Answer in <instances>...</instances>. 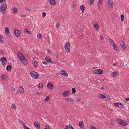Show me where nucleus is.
Here are the masks:
<instances>
[{
  "instance_id": "obj_34",
  "label": "nucleus",
  "mask_w": 129,
  "mask_h": 129,
  "mask_svg": "<svg viewBox=\"0 0 129 129\" xmlns=\"http://www.w3.org/2000/svg\"><path fill=\"white\" fill-rule=\"evenodd\" d=\"M51 59V58L49 57H46L45 58V60L49 62L50 59Z\"/></svg>"
},
{
  "instance_id": "obj_64",
  "label": "nucleus",
  "mask_w": 129,
  "mask_h": 129,
  "mask_svg": "<svg viewBox=\"0 0 129 129\" xmlns=\"http://www.w3.org/2000/svg\"><path fill=\"white\" fill-rule=\"evenodd\" d=\"M125 100L127 101H129V98H127Z\"/></svg>"
},
{
  "instance_id": "obj_60",
  "label": "nucleus",
  "mask_w": 129,
  "mask_h": 129,
  "mask_svg": "<svg viewBox=\"0 0 129 129\" xmlns=\"http://www.w3.org/2000/svg\"><path fill=\"white\" fill-rule=\"evenodd\" d=\"M42 63L45 65H46L47 64L46 62L45 61H43Z\"/></svg>"
},
{
  "instance_id": "obj_43",
  "label": "nucleus",
  "mask_w": 129,
  "mask_h": 129,
  "mask_svg": "<svg viewBox=\"0 0 129 129\" xmlns=\"http://www.w3.org/2000/svg\"><path fill=\"white\" fill-rule=\"evenodd\" d=\"M90 129H98L97 128L94 127L93 126L91 125L90 126Z\"/></svg>"
},
{
  "instance_id": "obj_13",
  "label": "nucleus",
  "mask_w": 129,
  "mask_h": 129,
  "mask_svg": "<svg viewBox=\"0 0 129 129\" xmlns=\"http://www.w3.org/2000/svg\"><path fill=\"white\" fill-rule=\"evenodd\" d=\"M19 89L20 93L22 94H23L24 91V90L23 87L21 86H20Z\"/></svg>"
},
{
  "instance_id": "obj_46",
  "label": "nucleus",
  "mask_w": 129,
  "mask_h": 129,
  "mask_svg": "<svg viewBox=\"0 0 129 129\" xmlns=\"http://www.w3.org/2000/svg\"><path fill=\"white\" fill-rule=\"evenodd\" d=\"M42 14V16L44 17H45L46 15V13L44 12H43Z\"/></svg>"
},
{
  "instance_id": "obj_3",
  "label": "nucleus",
  "mask_w": 129,
  "mask_h": 129,
  "mask_svg": "<svg viewBox=\"0 0 129 129\" xmlns=\"http://www.w3.org/2000/svg\"><path fill=\"white\" fill-rule=\"evenodd\" d=\"M7 6L5 3L2 4L1 6L0 9L2 12L5 11L6 9Z\"/></svg>"
},
{
  "instance_id": "obj_20",
  "label": "nucleus",
  "mask_w": 129,
  "mask_h": 129,
  "mask_svg": "<svg viewBox=\"0 0 129 129\" xmlns=\"http://www.w3.org/2000/svg\"><path fill=\"white\" fill-rule=\"evenodd\" d=\"M80 9L82 11V12L83 13L84 11V10L85 9V6L83 5H82L80 6Z\"/></svg>"
},
{
  "instance_id": "obj_10",
  "label": "nucleus",
  "mask_w": 129,
  "mask_h": 129,
  "mask_svg": "<svg viewBox=\"0 0 129 129\" xmlns=\"http://www.w3.org/2000/svg\"><path fill=\"white\" fill-rule=\"evenodd\" d=\"M17 55L19 59L21 60L23 59V58H24L25 57L22 54L18 52L17 53Z\"/></svg>"
},
{
  "instance_id": "obj_57",
  "label": "nucleus",
  "mask_w": 129,
  "mask_h": 129,
  "mask_svg": "<svg viewBox=\"0 0 129 129\" xmlns=\"http://www.w3.org/2000/svg\"><path fill=\"white\" fill-rule=\"evenodd\" d=\"M0 42L2 43H3L4 42V41L3 40H2V39L1 40V41H0Z\"/></svg>"
},
{
  "instance_id": "obj_51",
  "label": "nucleus",
  "mask_w": 129,
  "mask_h": 129,
  "mask_svg": "<svg viewBox=\"0 0 129 129\" xmlns=\"http://www.w3.org/2000/svg\"><path fill=\"white\" fill-rule=\"evenodd\" d=\"M111 45L113 46V45H116L115 43L113 41L111 43Z\"/></svg>"
},
{
  "instance_id": "obj_40",
  "label": "nucleus",
  "mask_w": 129,
  "mask_h": 129,
  "mask_svg": "<svg viewBox=\"0 0 129 129\" xmlns=\"http://www.w3.org/2000/svg\"><path fill=\"white\" fill-rule=\"evenodd\" d=\"M19 122H20V123L22 124V125L23 126V125H24V122L23 121H22L21 120H19Z\"/></svg>"
},
{
  "instance_id": "obj_2",
  "label": "nucleus",
  "mask_w": 129,
  "mask_h": 129,
  "mask_svg": "<svg viewBox=\"0 0 129 129\" xmlns=\"http://www.w3.org/2000/svg\"><path fill=\"white\" fill-rule=\"evenodd\" d=\"M31 76L34 78L36 79H38L39 78L38 73L35 72L31 71L30 73Z\"/></svg>"
},
{
  "instance_id": "obj_59",
  "label": "nucleus",
  "mask_w": 129,
  "mask_h": 129,
  "mask_svg": "<svg viewBox=\"0 0 129 129\" xmlns=\"http://www.w3.org/2000/svg\"><path fill=\"white\" fill-rule=\"evenodd\" d=\"M6 1V0H0V3H2L3 1H4V2H5Z\"/></svg>"
},
{
  "instance_id": "obj_12",
  "label": "nucleus",
  "mask_w": 129,
  "mask_h": 129,
  "mask_svg": "<svg viewBox=\"0 0 129 129\" xmlns=\"http://www.w3.org/2000/svg\"><path fill=\"white\" fill-rule=\"evenodd\" d=\"M93 25L95 30L97 31L99 29V26L98 23H94L93 24Z\"/></svg>"
},
{
  "instance_id": "obj_6",
  "label": "nucleus",
  "mask_w": 129,
  "mask_h": 129,
  "mask_svg": "<svg viewBox=\"0 0 129 129\" xmlns=\"http://www.w3.org/2000/svg\"><path fill=\"white\" fill-rule=\"evenodd\" d=\"M6 58L5 57H3L1 58L0 59V61L2 62L3 65H4L7 62Z\"/></svg>"
},
{
  "instance_id": "obj_28",
  "label": "nucleus",
  "mask_w": 129,
  "mask_h": 129,
  "mask_svg": "<svg viewBox=\"0 0 129 129\" xmlns=\"http://www.w3.org/2000/svg\"><path fill=\"white\" fill-rule=\"evenodd\" d=\"M49 100V97L48 96H47L44 100V102H47Z\"/></svg>"
},
{
  "instance_id": "obj_48",
  "label": "nucleus",
  "mask_w": 129,
  "mask_h": 129,
  "mask_svg": "<svg viewBox=\"0 0 129 129\" xmlns=\"http://www.w3.org/2000/svg\"><path fill=\"white\" fill-rule=\"evenodd\" d=\"M49 63H50L54 64V63L53 61H52L51 60V59H50V60L48 62Z\"/></svg>"
},
{
  "instance_id": "obj_15",
  "label": "nucleus",
  "mask_w": 129,
  "mask_h": 129,
  "mask_svg": "<svg viewBox=\"0 0 129 129\" xmlns=\"http://www.w3.org/2000/svg\"><path fill=\"white\" fill-rule=\"evenodd\" d=\"M113 47L115 50L116 52H119V49L118 48V46L116 45H113Z\"/></svg>"
},
{
  "instance_id": "obj_8",
  "label": "nucleus",
  "mask_w": 129,
  "mask_h": 129,
  "mask_svg": "<svg viewBox=\"0 0 129 129\" xmlns=\"http://www.w3.org/2000/svg\"><path fill=\"white\" fill-rule=\"evenodd\" d=\"M14 33L16 36L18 37L21 34V32L20 30L16 29L14 31Z\"/></svg>"
},
{
  "instance_id": "obj_53",
  "label": "nucleus",
  "mask_w": 129,
  "mask_h": 129,
  "mask_svg": "<svg viewBox=\"0 0 129 129\" xmlns=\"http://www.w3.org/2000/svg\"><path fill=\"white\" fill-rule=\"evenodd\" d=\"M110 123L112 125H114L115 124V123L114 122H113V121H111L110 122Z\"/></svg>"
},
{
  "instance_id": "obj_38",
  "label": "nucleus",
  "mask_w": 129,
  "mask_h": 129,
  "mask_svg": "<svg viewBox=\"0 0 129 129\" xmlns=\"http://www.w3.org/2000/svg\"><path fill=\"white\" fill-rule=\"evenodd\" d=\"M41 35L40 33L38 34L37 35V38H40L41 37Z\"/></svg>"
},
{
  "instance_id": "obj_29",
  "label": "nucleus",
  "mask_w": 129,
  "mask_h": 129,
  "mask_svg": "<svg viewBox=\"0 0 129 129\" xmlns=\"http://www.w3.org/2000/svg\"><path fill=\"white\" fill-rule=\"evenodd\" d=\"M110 99V98L109 96L108 95H106V97L105 99H104V100H109Z\"/></svg>"
},
{
  "instance_id": "obj_16",
  "label": "nucleus",
  "mask_w": 129,
  "mask_h": 129,
  "mask_svg": "<svg viewBox=\"0 0 129 129\" xmlns=\"http://www.w3.org/2000/svg\"><path fill=\"white\" fill-rule=\"evenodd\" d=\"M34 125L35 127L39 129L40 128V126L38 123L37 122H35L34 123Z\"/></svg>"
},
{
  "instance_id": "obj_36",
  "label": "nucleus",
  "mask_w": 129,
  "mask_h": 129,
  "mask_svg": "<svg viewBox=\"0 0 129 129\" xmlns=\"http://www.w3.org/2000/svg\"><path fill=\"white\" fill-rule=\"evenodd\" d=\"M13 13H16L17 12V9L16 8L13 9Z\"/></svg>"
},
{
  "instance_id": "obj_19",
  "label": "nucleus",
  "mask_w": 129,
  "mask_h": 129,
  "mask_svg": "<svg viewBox=\"0 0 129 129\" xmlns=\"http://www.w3.org/2000/svg\"><path fill=\"white\" fill-rule=\"evenodd\" d=\"M49 2L50 4L52 5H54L56 4L55 0H49Z\"/></svg>"
},
{
  "instance_id": "obj_47",
  "label": "nucleus",
  "mask_w": 129,
  "mask_h": 129,
  "mask_svg": "<svg viewBox=\"0 0 129 129\" xmlns=\"http://www.w3.org/2000/svg\"><path fill=\"white\" fill-rule=\"evenodd\" d=\"M23 126L24 128L25 129H30V128H29L27 127L25 125H23Z\"/></svg>"
},
{
  "instance_id": "obj_4",
  "label": "nucleus",
  "mask_w": 129,
  "mask_h": 129,
  "mask_svg": "<svg viewBox=\"0 0 129 129\" xmlns=\"http://www.w3.org/2000/svg\"><path fill=\"white\" fill-rule=\"evenodd\" d=\"M65 48L67 52H70V45L69 43L68 42L65 44Z\"/></svg>"
},
{
  "instance_id": "obj_17",
  "label": "nucleus",
  "mask_w": 129,
  "mask_h": 129,
  "mask_svg": "<svg viewBox=\"0 0 129 129\" xmlns=\"http://www.w3.org/2000/svg\"><path fill=\"white\" fill-rule=\"evenodd\" d=\"M119 73L118 72H112L111 74V76L113 77H115L118 75Z\"/></svg>"
},
{
  "instance_id": "obj_14",
  "label": "nucleus",
  "mask_w": 129,
  "mask_h": 129,
  "mask_svg": "<svg viewBox=\"0 0 129 129\" xmlns=\"http://www.w3.org/2000/svg\"><path fill=\"white\" fill-rule=\"evenodd\" d=\"M47 86L50 89H53L54 88L53 85L51 83H48L47 85Z\"/></svg>"
},
{
  "instance_id": "obj_18",
  "label": "nucleus",
  "mask_w": 129,
  "mask_h": 129,
  "mask_svg": "<svg viewBox=\"0 0 129 129\" xmlns=\"http://www.w3.org/2000/svg\"><path fill=\"white\" fill-rule=\"evenodd\" d=\"M65 100L69 102H71L74 103V102L73 100L70 98H68L65 99Z\"/></svg>"
},
{
  "instance_id": "obj_39",
  "label": "nucleus",
  "mask_w": 129,
  "mask_h": 129,
  "mask_svg": "<svg viewBox=\"0 0 129 129\" xmlns=\"http://www.w3.org/2000/svg\"><path fill=\"white\" fill-rule=\"evenodd\" d=\"M5 33H8L9 32V28L8 27H6L5 28Z\"/></svg>"
},
{
  "instance_id": "obj_32",
  "label": "nucleus",
  "mask_w": 129,
  "mask_h": 129,
  "mask_svg": "<svg viewBox=\"0 0 129 129\" xmlns=\"http://www.w3.org/2000/svg\"><path fill=\"white\" fill-rule=\"evenodd\" d=\"M6 34L10 38L11 37L12 35L9 32H8V33H6Z\"/></svg>"
},
{
  "instance_id": "obj_52",
  "label": "nucleus",
  "mask_w": 129,
  "mask_h": 129,
  "mask_svg": "<svg viewBox=\"0 0 129 129\" xmlns=\"http://www.w3.org/2000/svg\"><path fill=\"white\" fill-rule=\"evenodd\" d=\"M76 5L75 4H73L72 5V6L73 8L75 7H76Z\"/></svg>"
},
{
  "instance_id": "obj_33",
  "label": "nucleus",
  "mask_w": 129,
  "mask_h": 129,
  "mask_svg": "<svg viewBox=\"0 0 129 129\" xmlns=\"http://www.w3.org/2000/svg\"><path fill=\"white\" fill-rule=\"evenodd\" d=\"M124 15L123 14H122L121 15V20L122 21H123L124 20Z\"/></svg>"
},
{
  "instance_id": "obj_25",
  "label": "nucleus",
  "mask_w": 129,
  "mask_h": 129,
  "mask_svg": "<svg viewBox=\"0 0 129 129\" xmlns=\"http://www.w3.org/2000/svg\"><path fill=\"white\" fill-rule=\"evenodd\" d=\"M11 107L14 110H16V107L15 106V105L14 104H13L11 105Z\"/></svg>"
},
{
  "instance_id": "obj_27",
  "label": "nucleus",
  "mask_w": 129,
  "mask_h": 129,
  "mask_svg": "<svg viewBox=\"0 0 129 129\" xmlns=\"http://www.w3.org/2000/svg\"><path fill=\"white\" fill-rule=\"evenodd\" d=\"M102 1L103 0H99L97 2V5H99L100 6L102 3Z\"/></svg>"
},
{
  "instance_id": "obj_31",
  "label": "nucleus",
  "mask_w": 129,
  "mask_h": 129,
  "mask_svg": "<svg viewBox=\"0 0 129 129\" xmlns=\"http://www.w3.org/2000/svg\"><path fill=\"white\" fill-rule=\"evenodd\" d=\"M43 86V84L41 83H40L38 84V87L40 88H42Z\"/></svg>"
},
{
  "instance_id": "obj_9",
  "label": "nucleus",
  "mask_w": 129,
  "mask_h": 129,
  "mask_svg": "<svg viewBox=\"0 0 129 129\" xmlns=\"http://www.w3.org/2000/svg\"><path fill=\"white\" fill-rule=\"evenodd\" d=\"M120 45L123 49H126V45L125 44L124 42L123 41H122L121 42L120 44Z\"/></svg>"
},
{
  "instance_id": "obj_22",
  "label": "nucleus",
  "mask_w": 129,
  "mask_h": 129,
  "mask_svg": "<svg viewBox=\"0 0 129 129\" xmlns=\"http://www.w3.org/2000/svg\"><path fill=\"white\" fill-rule=\"evenodd\" d=\"M69 93V91H66L63 92V95L66 96H67Z\"/></svg>"
},
{
  "instance_id": "obj_1",
  "label": "nucleus",
  "mask_w": 129,
  "mask_h": 129,
  "mask_svg": "<svg viewBox=\"0 0 129 129\" xmlns=\"http://www.w3.org/2000/svg\"><path fill=\"white\" fill-rule=\"evenodd\" d=\"M116 120L117 123L123 126H126L128 124V123L126 121L119 119H117Z\"/></svg>"
},
{
  "instance_id": "obj_61",
  "label": "nucleus",
  "mask_w": 129,
  "mask_h": 129,
  "mask_svg": "<svg viewBox=\"0 0 129 129\" xmlns=\"http://www.w3.org/2000/svg\"><path fill=\"white\" fill-rule=\"evenodd\" d=\"M80 100V99H78L76 100V102H79Z\"/></svg>"
},
{
  "instance_id": "obj_41",
  "label": "nucleus",
  "mask_w": 129,
  "mask_h": 129,
  "mask_svg": "<svg viewBox=\"0 0 129 129\" xmlns=\"http://www.w3.org/2000/svg\"><path fill=\"white\" fill-rule=\"evenodd\" d=\"M33 92H34V94L35 95H37V94H40L38 92L36 91H33Z\"/></svg>"
},
{
  "instance_id": "obj_23",
  "label": "nucleus",
  "mask_w": 129,
  "mask_h": 129,
  "mask_svg": "<svg viewBox=\"0 0 129 129\" xmlns=\"http://www.w3.org/2000/svg\"><path fill=\"white\" fill-rule=\"evenodd\" d=\"M22 62L24 64H27V60L25 59V57H24V58H23V59L21 60Z\"/></svg>"
},
{
  "instance_id": "obj_11",
  "label": "nucleus",
  "mask_w": 129,
  "mask_h": 129,
  "mask_svg": "<svg viewBox=\"0 0 129 129\" xmlns=\"http://www.w3.org/2000/svg\"><path fill=\"white\" fill-rule=\"evenodd\" d=\"M108 4L112 8H113V2L111 0H108L107 2Z\"/></svg>"
},
{
  "instance_id": "obj_30",
  "label": "nucleus",
  "mask_w": 129,
  "mask_h": 129,
  "mask_svg": "<svg viewBox=\"0 0 129 129\" xmlns=\"http://www.w3.org/2000/svg\"><path fill=\"white\" fill-rule=\"evenodd\" d=\"M38 63L37 61H35L34 63V67L36 68L37 66Z\"/></svg>"
},
{
  "instance_id": "obj_7",
  "label": "nucleus",
  "mask_w": 129,
  "mask_h": 129,
  "mask_svg": "<svg viewBox=\"0 0 129 129\" xmlns=\"http://www.w3.org/2000/svg\"><path fill=\"white\" fill-rule=\"evenodd\" d=\"M93 73L95 74H101L103 73V71L101 69L96 70L93 71Z\"/></svg>"
},
{
  "instance_id": "obj_21",
  "label": "nucleus",
  "mask_w": 129,
  "mask_h": 129,
  "mask_svg": "<svg viewBox=\"0 0 129 129\" xmlns=\"http://www.w3.org/2000/svg\"><path fill=\"white\" fill-rule=\"evenodd\" d=\"M26 33L30 34L31 33V31L29 29L27 28H25L24 30Z\"/></svg>"
},
{
  "instance_id": "obj_5",
  "label": "nucleus",
  "mask_w": 129,
  "mask_h": 129,
  "mask_svg": "<svg viewBox=\"0 0 129 129\" xmlns=\"http://www.w3.org/2000/svg\"><path fill=\"white\" fill-rule=\"evenodd\" d=\"M113 104L115 106H116L120 108H122L123 107V104L120 103H115Z\"/></svg>"
},
{
  "instance_id": "obj_62",
  "label": "nucleus",
  "mask_w": 129,
  "mask_h": 129,
  "mask_svg": "<svg viewBox=\"0 0 129 129\" xmlns=\"http://www.w3.org/2000/svg\"><path fill=\"white\" fill-rule=\"evenodd\" d=\"M100 37L101 38V40H102L103 38V37L102 36H100Z\"/></svg>"
},
{
  "instance_id": "obj_35",
  "label": "nucleus",
  "mask_w": 129,
  "mask_h": 129,
  "mask_svg": "<svg viewBox=\"0 0 129 129\" xmlns=\"http://www.w3.org/2000/svg\"><path fill=\"white\" fill-rule=\"evenodd\" d=\"M103 94H99L98 95V97L101 99H103Z\"/></svg>"
},
{
  "instance_id": "obj_49",
  "label": "nucleus",
  "mask_w": 129,
  "mask_h": 129,
  "mask_svg": "<svg viewBox=\"0 0 129 129\" xmlns=\"http://www.w3.org/2000/svg\"><path fill=\"white\" fill-rule=\"evenodd\" d=\"M108 40L110 43L112 42L113 41V40L110 38H109Z\"/></svg>"
},
{
  "instance_id": "obj_26",
  "label": "nucleus",
  "mask_w": 129,
  "mask_h": 129,
  "mask_svg": "<svg viewBox=\"0 0 129 129\" xmlns=\"http://www.w3.org/2000/svg\"><path fill=\"white\" fill-rule=\"evenodd\" d=\"M82 126H84L83 122L82 121H80L79 122V126L81 127Z\"/></svg>"
},
{
  "instance_id": "obj_55",
  "label": "nucleus",
  "mask_w": 129,
  "mask_h": 129,
  "mask_svg": "<svg viewBox=\"0 0 129 129\" xmlns=\"http://www.w3.org/2000/svg\"><path fill=\"white\" fill-rule=\"evenodd\" d=\"M26 10L29 11H31V9L30 8H28L27 7L26 8Z\"/></svg>"
},
{
  "instance_id": "obj_42",
  "label": "nucleus",
  "mask_w": 129,
  "mask_h": 129,
  "mask_svg": "<svg viewBox=\"0 0 129 129\" xmlns=\"http://www.w3.org/2000/svg\"><path fill=\"white\" fill-rule=\"evenodd\" d=\"M64 73L62 74V75L64 76H68V74L66 73V71H64Z\"/></svg>"
},
{
  "instance_id": "obj_54",
  "label": "nucleus",
  "mask_w": 129,
  "mask_h": 129,
  "mask_svg": "<svg viewBox=\"0 0 129 129\" xmlns=\"http://www.w3.org/2000/svg\"><path fill=\"white\" fill-rule=\"evenodd\" d=\"M12 89V90L13 91H15V88H14V87H12V89Z\"/></svg>"
},
{
  "instance_id": "obj_56",
  "label": "nucleus",
  "mask_w": 129,
  "mask_h": 129,
  "mask_svg": "<svg viewBox=\"0 0 129 129\" xmlns=\"http://www.w3.org/2000/svg\"><path fill=\"white\" fill-rule=\"evenodd\" d=\"M56 27L57 28H58L59 27V23H57L56 25Z\"/></svg>"
},
{
  "instance_id": "obj_37",
  "label": "nucleus",
  "mask_w": 129,
  "mask_h": 129,
  "mask_svg": "<svg viewBox=\"0 0 129 129\" xmlns=\"http://www.w3.org/2000/svg\"><path fill=\"white\" fill-rule=\"evenodd\" d=\"M76 92V89L74 88H73L72 89V93L74 94Z\"/></svg>"
},
{
  "instance_id": "obj_58",
  "label": "nucleus",
  "mask_w": 129,
  "mask_h": 129,
  "mask_svg": "<svg viewBox=\"0 0 129 129\" xmlns=\"http://www.w3.org/2000/svg\"><path fill=\"white\" fill-rule=\"evenodd\" d=\"M68 125H66L64 129H68Z\"/></svg>"
},
{
  "instance_id": "obj_45",
  "label": "nucleus",
  "mask_w": 129,
  "mask_h": 129,
  "mask_svg": "<svg viewBox=\"0 0 129 129\" xmlns=\"http://www.w3.org/2000/svg\"><path fill=\"white\" fill-rule=\"evenodd\" d=\"M68 125V128L70 129H72L73 128H74L71 124H69Z\"/></svg>"
},
{
  "instance_id": "obj_63",
  "label": "nucleus",
  "mask_w": 129,
  "mask_h": 129,
  "mask_svg": "<svg viewBox=\"0 0 129 129\" xmlns=\"http://www.w3.org/2000/svg\"><path fill=\"white\" fill-rule=\"evenodd\" d=\"M4 38L3 37L2 35H0V38L3 39Z\"/></svg>"
},
{
  "instance_id": "obj_24",
  "label": "nucleus",
  "mask_w": 129,
  "mask_h": 129,
  "mask_svg": "<svg viewBox=\"0 0 129 129\" xmlns=\"http://www.w3.org/2000/svg\"><path fill=\"white\" fill-rule=\"evenodd\" d=\"M12 68L11 66L10 65H8L7 67V70L9 71L11 70V69Z\"/></svg>"
},
{
  "instance_id": "obj_50",
  "label": "nucleus",
  "mask_w": 129,
  "mask_h": 129,
  "mask_svg": "<svg viewBox=\"0 0 129 129\" xmlns=\"http://www.w3.org/2000/svg\"><path fill=\"white\" fill-rule=\"evenodd\" d=\"M94 0H88V1L89 3L91 4H92L93 2V1Z\"/></svg>"
},
{
  "instance_id": "obj_44",
  "label": "nucleus",
  "mask_w": 129,
  "mask_h": 129,
  "mask_svg": "<svg viewBox=\"0 0 129 129\" xmlns=\"http://www.w3.org/2000/svg\"><path fill=\"white\" fill-rule=\"evenodd\" d=\"M50 127L48 125L46 126L44 129H50Z\"/></svg>"
}]
</instances>
